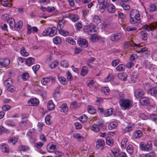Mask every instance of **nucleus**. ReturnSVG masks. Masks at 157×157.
Masks as SVG:
<instances>
[{"label":"nucleus","instance_id":"nucleus-56","mask_svg":"<svg viewBox=\"0 0 157 157\" xmlns=\"http://www.w3.org/2000/svg\"><path fill=\"white\" fill-rule=\"evenodd\" d=\"M11 108V106L8 105H5L2 106V109L3 111H6L9 110Z\"/></svg>","mask_w":157,"mask_h":157},{"label":"nucleus","instance_id":"nucleus-32","mask_svg":"<svg viewBox=\"0 0 157 157\" xmlns=\"http://www.w3.org/2000/svg\"><path fill=\"white\" fill-rule=\"evenodd\" d=\"M73 137L77 139L80 141L83 140L84 138L80 136L79 134L75 133L73 134Z\"/></svg>","mask_w":157,"mask_h":157},{"label":"nucleus","instance_id":"nucleus-61","mask_svg":"<svg viewBox=\"0 0 157 157\" xmlns=\"http://www.w3.org/2000/svg\"><path fill=\"white\" fill-rule=\"evenodd\" d=\"M17 141V139L15 137H12L10 138V139L8 140L9 143L12 142L13 144L16 143Z\"/></svg>","mask_w":157,"mask_h":157},{"label":"nucleus","instance_id":"nucleus-57","mask_svg":"<svg viewBox=\"0 0 157 157\" xmlns=\"http://www.w3.org/2000/svg\"><path fill=\"white\" fill-rule=\"evenodd\" d=\"M50 115H48L45 117V121L46 124L48 125H50Z\"/></svg>","mask_w":157,"mask_h":157},{"label":"nucleus","instance_id":"nucleus-24","mask_svg":"<svg viewBox=\"0 0 157 157\" xmlns=\"http://www.w3.org/2000/svg\"><path fill=\"white\" fill-rule=\"evenodd\" d=\"M48 109V110H53L55 109V106L52 101L50 100L47 104Z\"/></svg>","mask_w":157,"mask_h":157},{"label":"nucleus","instance_id":"nucleus-13","mask_svg":"<svg viewBox=\"0 0 157 157\" xmlns=\"http://www.w3.org/2000/svg\"><path fill=\"white\" fill-rule=\"evenodd\" d=\"M140 102L142 105H144L150 104L149 98L146 97H143L140 99Z\"/></svg>","mask_w":157,"mask_h":157},{"label":"nucleus","instance_id":"nucleus-50","mask_svg":"<svg viewBox=\"0 0 157 157\" xmlns=\"http://www.w3.org/2000/svg\"><path fill=\"white\" fill-rule=\"evenodd\" d=\"M59 80L60 82L63 84H65L67 83L66 78L63 77H61L59 78Z\"/></svg>","mask_w":157,"mask_h":157},{"label":"nucleus","instance_id":"nucleus-3","mask_svg":"<svg viewBox=\"0 0 157 157\" xmlns=\"http://www.w3.org/2000/svg\"><path fill=\"white\" fill-rule=\"evenodd\" d=\"M140 148L143 151H150L152 149L151 142L149 141L145 144L143 142H141L140 144Z\"/></svg>","mask_w":157,"mask_h":157},{"label":"nucleus","instance_id":"nucleus-21","mask_svg":"<svg viewBox=\"0 0 157 157\" xmlns=\"http://www.w3.org/2000/svg\"><path fill=\"white\" fill-rule=\"evenodd\" d=\"M26 64L29 66H31L35 62V59L32 57H29L26 59L25 60Z\"/></svg>","mask_w":157,"mask_h":157},{"label":"nucleus","instance_id":"nucleus-34","mask_svg":"<svg viewBox=\"0 0 157 157\" xmlns=\"http://www.w3.org/2000/svg\"><path fill=\"white\" fill-rule=\"evenodd\" d=\"M120 5L123 8L124 10H129L130 7L129 5L124 3H120Z\"/></svg>","mask_w":157,"mask_h":157},{"label":"nucleus","instance_id":"nucleus-18","mask_svg":"<svg viewBox=\"0 0 157 157\" xmlns=\"http://www.w3.org/2000/svg\"><path fill=\"white\" fill-rule=\"evenodd\" d=\"M56 148V146L53 144L49 143L47 147L48 151L50 152H52Z\"/></svg>","mask_w":157,"mask_h":157},{"label":"nucleus","instance_id":"nucleus-17","mask_svg":"<svg viewBox=\"0 0 157 157\" xmlns=\"http://www.w3.org/2000/svg\"><path fill=\"white\" fill-rule=\"evenodd\" d=\"M56 29L55 27H53L52 28H49V35L50 36H53L56 34Z\"/></svg>","mask_w":157,"mask_h":157},{"label":"nucleus","instance_id":"nucleus-6","mask_svg":"<svg viewBox=\"0 0 157 157\" xmlns=\"http://www.w3.org/2000/svg\"><path fill=\"white\" fill-rule=\"evenodd\" d=\"M147 93L152 96L157 98V87H153L152 88H149L148 89Z\"/></svg>","mask_w":157,"mask_h":157},{"label":"nucleus","instance_id":"nucleus-39","mask_svg":"<svg viewBox=\"0 0 157 157\" xmlns=\"http://www.w3.org/2000/svg\"><path fill=\"white\" fill-rule=\"evenodd\" d=\"M1 148L2 151L3 152H8L9 150L8 146L6 145H2L1 146Z\"/></svg>","mask_w":157,"mask_h":157},{"label":"nucleus","instance_id":"nucleus-60","mask_svg":"<svg viewBox=\"0 0 157 157\" xmlns=\"http://www.w3.org/2000/svg\"><path fill=\"white\" fill-rule=\"evenodd\" d=\"M40 67V65L38 64H37L33 67V69L35 74L36 73L37 71L39 70Z\"/></svg>","mask_w":157,"mask_h":157},{"label":"nucleus","instance_id":"nucleus-8","mask_svg":"<svg viewBox=\"0 0 157 157\" xmlns=\"http://www.w3.org/2000/svg\"><path fill=\"white\" fill-rule=\"evenodd\" d=\"M134 93L135 96L137 98H139L142 97L144 95V91L140 89L136 90L135 91Z\"/></svg>","mask_w":157,"mask_h":157},{"label":"nucleus","instance_id":"nucleus-51","mask_svg":"<svg viewBox=\"0 0 157 157\" xmlns=\"http://www.w3.org/2000/svg\"><path fill=\"white\" fill-rule=\"evenodd\" d=\"M59 32L60 34L64 36H67L69 33L68 31H66L63 30H60Z\"/></svg>","mask_w":157,"mask_h":157},{"label":"nucleus","instance_id":"nucleus-15","mask_svg":"<svg viewBox=\"0 0 157 157\" xmlns=\"http://www.w3.org/2000/svg\"><path fill=\"white\" fill-rule=\"evenodd\" d=\"M142 135L141 131L138 130L133 133V137L134 139H139L142 136Z\"/></svg>","mask_w":157,"mask_h":157},{"label":"nucleus","instance_id":"nucleus-64","mask_svg":"<svg viewBox=\"0 0 157 157\" xmlns=\"http://www.w3.org/2000/svg\"><path fill=\"white\" fill-rule=\"evenodd\" d=\"M155 153L154 152H150L145 155V157H154Z\"/></svg>","mask_w":157,"mask_h":157},{"label":"nucleus","instance_id":"nucleus-22","mask_svg":"<svg viewBox=\"0 0 157 157\" xmlns=\"http://www.w3.org/2000/svg\"><path fill=\"white\" fill-rule=\"evenodd\" d=\"M107 8L108 12L110 13H113L115 10L114 6L112 4H109Z\"/></svg>","mask_w":157,"mask_h":157},{"label":"nucleus","instance_id":"nucleus-55","mask_svg":"<svg viewBox=\"0 0 157 157\" xmlns=\"http://www.w3.org/2000/svg\"><path fill=\"white\" fill-rule=\"evenodd\" d=\"M44 144L40 142H37L36 144V147L38 149H40L43 146Z\"/></svg>","mask_w":157,"mask_h":157},{"label":"nucleus","instance_id":"nucleus-46","mask_svg":"<svg viewBox=\"0 0 157 157\" xmlns=\"http://www.w3.org/2000/svg\"><path fill=\"white\" fill-rule=\"evenodd\" d=\"M119 103H120L121 101H122L124 100L125 99L124 98V94L123 92H120L119 93Z\"/></svg>","mask_w":157,"mask_h":157},{"label":"nucleus","instance_id":"nucleus-4","mask_svg":"<svg viewBox=\"0 0 157 157\" xmlns=\"http://www.w3.org/2000/svg\"><path fill=\"white\" fill-rule=\"evenodd\" d=\"M157 27V22H154L150 24L148 26L147 25H144L143 28L144 30H147L149 31L155 29Z\"/></svg>","mask_w":157,"mask_h":157},{"label":"nucleus","instance_id":"nucleus-45","mask_svg":"<svg viewBox=\"0 0 157 157\" xmlns=\"http://www.w3.org/2000/svg\"><path fill=\"white\" fill-rule=\"evenodd\" d=\"M79 120L81 122L84 123L87 120V117L86 115L83 114L80 117Z\"/></svg>","mask_w":157,"mask_h":157},{"label":"nucleus","instance_id":"nucleus-14","mask_svg":"<svg viewBox=\"0 0 157 157\" xmlns=\"http://www.w3.org/2000/svg\"><path fill=\"white\" fill-rule=\"evenodd\" d=\"M105 145V143L104 141L102 140H98L96 142V147L98 148H101V149H103V147Z\"/></svg>","mask_w":157,"mask_h":157},{"label":"nucleus","instance_id":"nucleus-12","mask_svg":"<svg viewBox=\"0 0 157 157\" xmlns=\"http://www.w3.org/2000/svg\"><path fill=\"white\" fill-rule=\"evenodd\" d=\"M27 29V33L28 34H31L32 31L33 33H37L38 32V29L36 27L33 26L31 27V25H28Z\"/></svg>","mask_w":157,"mask_h":157},{"label":"nucleus","instance_id":"nucleus-11","mask_svg":"<svg viewBox=\"0 0 157 157\" xmlns=\"http://www.w3.org/2000/svg\"><path fill=\"white\" fill-rule=\"evenodd\" d=\"M39 100L36 98H31L27 102V103L32 106H36L39 103Z\"/></svg>","mask_w":157,"mask_h":157},{"label":"nucleus","instance_id":"nucleus-49","mask_svg":"<svg viewBox=\"0 0 157 157\" xmlns=\"http://www.w3.org/2000/svg\"><path fill=\"white\" fill-rule=\"evenodd\" d=\"M21 52L22 55L25 56H27L29 54L26 51L25 48L24 47L22 48Z\"/></svg>","mask_w":157,"mask_h":157},{"label":"nucleus","instance_id":"nucleus-44","mask_svg":"<svg viewBox=\"0 0 157 157\" xmlns=\"http://www.w3.org/2000/svg\"><path fill=\"white\" fill-rule=\"evenodd\" d=\"M156 6L153 3L151 4L149 7V12H153L155 10H156Z\"/></svg>","mask_w":157,"mask_h":157},{"label":"nucleus","instance_id":"nucleus-10","mask_svg":"<svg viewBox=\"0 0 157 157\" xmlns=\"http://www.w3.org/2000/svg\"><path fill=\"white\" fill-rule=\"evenodd\" d=\"M78 44L84 48L87 47L88 46L87 41L85 39L80 38L78 40Z\"/></svg>","mask_w":157,"mask_h":157},{"label":"nucleus","instance_id":"nucleus-41","mask_svg":"<svg viewBox=\"0 0 157 157\" xmlns=\"http://www.w3.org/2000/svg\"><path fill=\"white\" fill-rule=\"evenodd\" d=\"M53 42L55 44H57L61 42V40L60 37L57 36L53 38Z\"/></svg>","mask_w":157,"mask_h":157},{"label":"nucleus","instance_id":"nucleus-54","mask_svg":"<svg viewBox=\"0 0 157 157\" xmlns=\"http://www.w3.org/2000/svg\"><path fill=\"white\" fill-rule=\"evenodd\" d=\"M67 78L69 81H71L72 79V77L71 74L69 71H68L66 73Z\"/></svg>","mask_w":157,"mask_h":157},{"label":"nucleus","instance_id":"nucleus-62","mask_svg":"<svg viewBox=\"0 0 157 157\" xmlns=\"http://www.w3.org/2000/svg\"><path fill=\"white\" fill-rule=\"evenodd\" d=\"M139 117L141 118L143 120H147L148 118V116L143 113L140 114Z\"/></svg>","mask_w":157,"mask_h":157},{"label":"nucleus","instance_id":"nucleus-36","mask_svg":"<svg viewBox=\"0 0 157 157\" xmlns=\"http://www.w3.org/2000/svg\"><path fill=\"white\" fill-rule=\"evenodd\" d=\"M91 129L92 130L96 132H98L100 130L98 125L95 124L92 125V126L91 127Z\"/></svg>","mask_w":157,"mask_h":157},{"label":"nucleus","instance_id":"nucleus-63","mask_svg":"<svg viewBox=\"0 0 157 157\" xmlns=\"http://www.w3.org/2000/svg\"><path fill=\"white\" fill-rule=\"evenodd\" d=\"M49 81V78H44L41 80V83L43 85H45Z\"/></svg>","mask_w":157,"mask_h":157},{"label":"nucleus","instance_id":"nucleus-30","mask_svg":"<svg viewBox=\"0 0 157 157\" xmlns=\"http://www.w3.org/2000/svg\"><path fill=\"white\" fill-rule=\"evenodd\" d=\"M125 66L123 64H120L117 66L116 70L119 72H121L124 71Z\"/></svg>","mask_w":157,"mask_h":157},{"label":"nucleus","instance_id":"nucleus-35","mask_svg":"<svg viewBox=\"0 0 157 157\" xmlns=\"http://www.w3.org/2000/svg\"><path fill=\"white\" fill-rule=\"evenodd\" d=\"M87 68L86 66H83L81 72V75L83 76L86 75L87 73Z\"/></svg>","mask_w":157,"mask_h":157},{"label":"nucleus","instance_id":"nucleus-37","mask_svg":"<svg viewBox=\"0 0 157 157\" xmlns=\"http://www.w3.org/2000/svg\"><path fill=\"white\" fill-rule=\"evenodd\" d=\"M113 111V109L112 108L108 109L105 113V116L108 117L112 115Z\"/></svg>","mask_w":157,"mask_h":157},{"label":"nucleus","instance_id":"nucleus-1","mask_svg":"<svg viewBox=\"0 0 157 157\" xmlns=\"http://www.w3.org/2000/svg\"><path fill=\"white\" fill-rule=\"evenodd\" d=\"M130 16L129 21L131 24H136L140 20V15L137 10H132L130 13Z\"/></svg>","mask_w":157,"mask_h":157},{"label":"nucleus","instance_id":"nucleus-33","mask_svg":"<svg viewBox=\"0 0 157 157\" xmlns=\"http://www.w3.org/2000/svg\"><path fill=\"white\" fill-rule=\"evenodd\" d=\"M88 112L91 114H94L96 112V110L91 105H89L88 106Z\"/></svg>","mask_w":157,"mask_h":157},{"label":"nucleus","instance_id":"nucleus-28","mask_svg":"<svg viewBox=\"0 0 157 157\" xmlns=\"http://www.w3.org/2000/svg\"><path fill=\"white\" fill-rule=\"evenodd\" d=\"M60 108L61 109L60 110V111L62 112H66L68 110V108L66 104L64 103L63 104L61 105Z\"/></svg>","mask_w":157,"mask_h":157},{"label":"nucleus","instance_id":"nucleus-16","mask_svg":"<svg viewBox=\"0 0 157 157\" xmlns=\"http://www.w3.org/2000/svg\"><path fill=\"white\" fill-rule=\"evenodd\" d=\"M118 77L120 79L122 80L125 81L127 80V75L125 73L121 72L118 74Z\"/></svg>","mask_w":157,"mask_h":157},{"label":"nucleus","instance_id":"nucleus-48","mask_svg":"<svg viewBox=\"0 0 157 157\" xmlns=\"http://www.w3.org/2000/svg\"><path fill=\"white\" fill-rule=\"evenodd\" d=\"M101 91L102 92H104L105 94L108 95L109 91V87H104L102 88Z\"/></svg>","mask_w":157,"mask_h":157},{"label":"nucleus","instance_id":"nucleus-5","mask_svg":"<svg viewBox=\"0 0 157 157\" xmlns=\"http://www.w3.org/2000/svg\"><path fill=\"white\" fill-rule=\"evenodd\" d=\"M122 36L121 34L119 33H115L112 34L110 36V40L113 42H117L119 40Z\"/></svg>","mask_w":157,"mask_h":157},{"label":"nucleus","instance_id":"nucleus-25","mask_svg":"<svg viewBox=\"0 0 157 157\" xmlns=\"http://www.w3.org/2000/svg\"><path fill=\"white\" fill-rule=\"evenodd\" d=\"M8 22L9 23L10 27L11 28H13L15 26V21L13 18H9L8 19Z\"/></svg>","mask_w":157,"mask_h":157},{"label":"nucleus","instance_id":"nucleus-43","mask_svg":"<svg viewBox=\"0 0 157 157\" xmlns=\"http://www.w3.org/2000/svg\"><path fill=\"white\" fill-rule=\"evenodd\" d=\"M29 148L27 146L24 145H21L18 147L19 151H25L28 149Z\"/></svg>","mask_w":157,"mask_h":157},{"label":"nucleus","instance_id":"nucleus-52","mask_svg":"<svg viewBox=\"0 0 157 157\" xmlns=\"http://www.w3.org/2000/svg\"><path fill=\"white\" fill-rule=\"evenodd\" d=\"M60 63L61 65L63 67L67 68L68 67V63H67V62L66 60H62L61 61Z\"/></svg>","mask_w":157,"mask_h":157},{"label":"nucleus","instance_id":"nucleus-9","mask_svg":"<svg viewBox=\"0 0 157 157\" xmlns=\"http://www.w3.org/2000/svg\"><path fill=\"white\" fill-rule=\"evenodd\" d=\"M128 45L136 47H140V44H137L133 41H131V42L126 41L124 43L123 47L124 48H128Z\"/></svg>","mask_w":157,"mask_h":157},{"label":"nucleus","instance_id":"nucleus-20","mask_svg":"<svg viewBox=\"0 0 157 157\" xmlns=\"http://www.w3.org/2000/svg\"><path fill=\"white\" fill-rule=\"evenodd\" d=\"M1 63V66L5 67L9 64L10 60L8 59H2Z\"/></svg>","mask_w":157,"mask_h":157},{"label":"nucleus","instance_id":"nucleus-58","mask_svg":"<svg viewBox=\"0 0 157 157\" xmlns=\"http://www.w3.org/2000/svg\"><path fill=\"white\" fill-rule=\"evenodd\" d=\"M66 41L69 43L72 44H74L75 43V41L71 38H68L66 39Z\"/></svg>","mask_w":157,"mask_h":157},{"label":"nucleus","instance_id":"nucleus-23","mask_svg":"<svg viewBox=\"0 0 157 157\" xmlns=\"http://www.w3.org/2000/svg\"><path fill=\"white\" fill-rule=\"evenodd\" d=\"M0 4H2L5 7H10L11 6V5L10 3L9 2L8 0L6 1L0 0Z\"/></svg>","mask_w":157,"mask_h":157},{"label":"nucleus","instance_id":"nucleus-38","mask_svg":"<svg viewBox=\"0 0 157 157\" xmlns=\"http://www.w3.org/2000/svg\"><path fill=\"white\" fill-rule=\"evenodd\" d=\"M128 141L127 139L124 138L121 142V147L122 148H125L126 146V143Z\"/></svg>","mask_w":157,"mask_h":157},{"label":"nucleus","instance_id":"nucleus-53","mask_svg":"<svg viewBox=\"0 0 157 157\" xmlns=\"http://www.w3.org/2000/svg\"><path fill=\"white\" fill-rule=\"evenodd\" d=\"M15 87L12 85L7 86V90L11 92H13L15 90Z\"/></svg>","mask_w":157,"mask_h":157},{"label":"nucleus","instance_id":"nucleus-27","mask_svg":"<svg viewBox=\"0 0 157 157\" xmlns=\"http://www.w3.org/2000/svg\"><path fill=\"white\" fill-rule=\"evenodd\" d=\"M106 144L110 146L113 145L114 141L112 138L109 137H107L106 138Z\"/></svg>","mask_w":157,"mask_h":157},{"label":"nucleus","instance_id":"nucleus-19","mask_svg":"<svg viewBox=\"0 0 157 157\" xmlns=\"http://www.w3.org/2000/svg\"><path fill=\"white\" fill-rule=\"evenodd\" d=\"M69 18L73 22H76L79 19L78 16L76 14H69Z\"/></svg>","mask_w":157,"mask_h":157},{"label":"nucleus","instance_id":"nucleus-31","mask_svg":"<svg viewBox=\"0 0 157 157\" xmlns=\"http://www.w3.org/2000/svg\"><path fill=\"white\" fill-rule=\"evenodd\" d=\"M117 123L116 122H111L109 124L108 126V128L110 130L114 129L117 126Z\"/></svg>","mask_w":157,"mask_h":157},{"label":"nucleus","instance_id":"nucleus-29","mask_svg":"<svg viewBox=\"0 0 157 157\" xmlns=\"http://www.w3.org/2000/svg\"><path fill=\"white\" fill-rule=\"evenodd\" d=\"M4 85L6 86H8L13 85V81L11 78H8L4 82Z\"/></svg>","mask_w":157,"mask_h":157},{"label":"nucleus","instance_id":"nucleus-26","mask_svg":"<svg viewBox=\"0 0 157 157\" xmlns=\"http://www.w3.org/2000/svg\"><path fill=\"white\" fill-rule=\"evenodd\" d=\"M22 22L21 21H19L16 24H15L14 27L16 30H19L22 28Z\"/></svg>","mask_w":157,"mask_h":157},{"label":"nucleus","instance_id":"nucleus-7","mask_svg":"<svg viewBox=\"0 0 157 157\" xmlns=\"http://www.w3.org/2000/svg\"><path fill=\"white\" fill-rule=\"evenodd\" d=\"M100 3L99 9L101 12L103 13L105 10V9L107 8L108 6L109 5V2L108 0H105V1Z\"/></svg>","mask_w":157,"mask_h":157},{"label":"nucleus","instance_id":"nucleus-42","mask_svg":"<svg viewBox=\"0 0 157 157\" xmlns=\"http://www.w3.org/2000/svg\"><path fill=\"white\" fill-rule=\"evenodd\" d=\"M28 121V120H25L22 121H21L19 122V125L21 127H25L26 125L27 124Z\"/></svg>","mask_w":157,"mask_h":157},{"label":"nucleus","instance_id":"nucleus-59","mask_svg":"<svg viewBox=\"0 0 157 157\" xmlns=\"http://www.w3.org/2000/svg\"><path fill=\"white\" fill-rule=\"evenodd\" d=\"M120 61L119 59H114L112 62V65L113 67L116 66L118 63Z\"/></svg>","mask_w":157,"mask_h":157},{"label":"nucleus","instance_id":"nucleus-47","mask_svg":"<svg viewBox=\"0 0 157 157\" xmlns=\"http://www.w3.org/2000/svg\"><path fill=\"white\" fill-rule=\"evenodd\" d=\"M127 151L130 154H132L133 152V147L131 145H129L127 147Z\"/></svg>","mask_w":157,"mask_h":157},{"label":"nucleus","instance_id":"nucleus-2","mask_svg":"<svg viewBox=\"0 0 157 157\" xmlns=\"http://www.w3.org/2000/svg\"><path fill=\"white\" fill-rule=\"evenodd\" d=\"M131 101L129 100L125 99L119 103L121 109L123 110H125L130 109L131 107Z\"/></svg>","mask_w":157,"mask_h":157},{"label":"nucleus","instance_id":"nucleus-40","mask_svg":"<svg viewBox=\"0 0 157 157\" xmlns=\"http://www.w3.org/2000/svg\"><path fill=\"white\" fill-rule=\"evenodd\" d=\"M21 76L24 81L27 80L29 78V74L27 72H25L21 74Z\"/></svg>","mask_w":157,"mask_h":157}]
</instances>
